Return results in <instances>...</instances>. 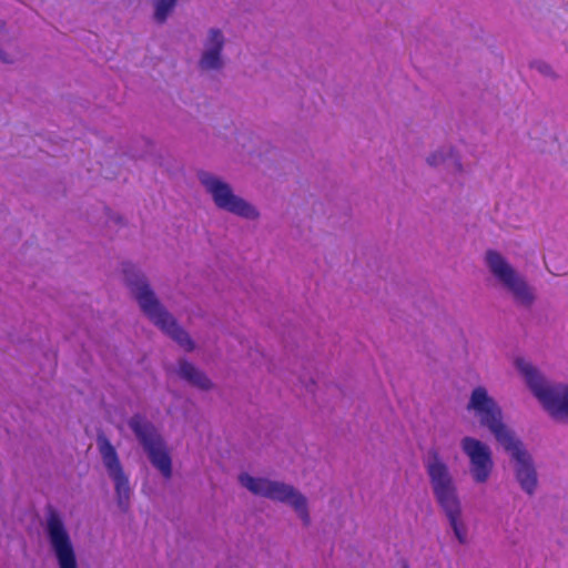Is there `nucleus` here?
I'll use <instances>...</instances> for the list:
<instances>
[{
    "instance_id": "nucleus-1",
    "label": "nucleus",
    "mask_w": 568,
    "mask_h": 568,
    "mask_svg": "<svg viewBox=\"0 0 568 568\" xmlns=\"http://www.w3.org/2000/svg\"><path fill=\"white\" fill-rule=\"evenodd\" d=\"M467 408L474 410L479 417L480 424L489 428L496 440L511 455L516 462V478L527 494H534L537 487V473L531 457L523 443L501 420V409L495 400L488 396L484 387L473 390Z\"/></svg>"
},
{
    "instance_id": "nucleus-2",
    "label": "nucleus",
    "mask_w": 568,
    "mask_h": 568,
    "mask_svg": "<svg viewBox=\"0 0 568 568\" xmlns=\"http://www.w3.org/2000/svg\"><path fill=\"white\" fill-rule=\"evenodd\" d=\"M123 273L126 285L130 287L143 313L185 351H193L194 343L189 334L178 325L174 317L161 305L145 277L135 270V266L125 264Z\"/></svg>"
},
{
    "instance_id": "nucleus-3",
    "label": "nucleus",
    "mask_w": 568,
    "mask_h": 568,
    "mask_svg": "<svg viewBox=\"0 0 568 568\" xmlns=\"http://www.w3.org/2000/svg\"><path fill=\"white\" fill-rule=\"evenodd\" d=\"M425 467L435 498L445 513L455 537L459 544H466L467 529L460 518L462 506L457 495V488L448 466L444 463L437 449L432 448L428 450Z\"/></svg>"
},
{
    "instance_id": "nucleus-4",
    "label": "nucleus",
    "mask_w": 568,
    "mask_h": 568,
    "mask_svg": "<svg viewBox=\"0 0 568 568\" xmlns=\"http://www.w3.org/2000/svg\"><path fill=\"white\" fill-rule=\"evenodd\" d=\"M516 367L544 408L556 420L568 419V384H549L529 362L516 359Z\"/></svg>"
},
{
    "instance_id": "nucleus-5",
    "label": "nucleus",
    "mask_w": 568,
    "mask_h": 568,
    "mask_svg": "<svg viewBox=\"0 0 568 568\" xmlns=\"http://www.w3.org/2000/svg\"><path fill=\"white\" fill-rule=\"evenodd\" d=\"M239 479L242 486L254 495L290 504L296 510L304 525H310L311 518L306 498L293 486L266 478L252 477L248 474H241Z\"/></svg>"
},
{
    "instance_id": "nucleus-6",
    "label": "nucleus",
    "mask_w": 568,
    "mask_h": 568,
    "mask_svg": "<svg viewBox=\"0 0 568 568\" xmlns=\"http://www.w3.org/2000/svg\"><path fill=\"white\" fill-rule=\"evenodd\" d=\"M129 426L146 452L151 464L165 479L171 478L172 459L156 428L139 414L130 418Z\"/></svg>"
},
{
    "instance_id": "nucleus-7",
    "label": "nucleus",
    "mask_w": 568,
    "mask_h": 568,
    "mask_svg": "<svg viewBox=\"0 0 568 568\" xmlns=\"http://www.w3.org/2000/svg\"><path fill=\"white\" fill-rule=\"evenodd\" d=\"M45 534L59 568H78L71 537L60 514L53 507L48 508Z\"/></svg>"
},
{
    "instance_id": "nucleus-8",
    "label": "nucleus",
    "mask_w": 568,
    "mask_h": 568,
    "mask_svg": "<svg viewBox=\"0 0 568 568\" xmlns=\"http://www.w3.org/2000/svg\"><path fill=\"white\" fill-rule=\"evenodd\" d=\"M486 262L490 272L513 294L518 304L524 306L531 305L534 302V295L527 283L498 252L491 250L488 251L486 253Z\"/></svg>"
},
{
    "instance_id": "nucleus-9",
    "label": "nucleus",
    "mask_w": 568,
    "mask_h": 568,
    "mask_svg": "<svg viewBox=\"0 0 568 568\" xmlns=\"http://www.w3.org/2000/svg\"><path fill=\"white\" fill-rule=\"evenodd\" d=\"M200 180L211 193L217 207L246 219H256V210L243 199L233 194L229 184L209 173H201Z\"/></svg>"
},
{
    "instance_id": "nucleus-10",
    "label": "nucleus",
    "mask_w": 568,
    "mask_h": 568,
    "mask_svg": "<svg viewBox=\"0 0 568 568\" xmlns=\"http://www.w3.org/2000/svg\"><path fill=\"white\" fill-rule=\"evenodd\" d=\"M99 450L102 456L103 464L110 475V477L114 481L115 493L118 497V504L123 509L126 510L129 507L131 488L129 484V478L125 475L121 463L119 460L118 454L113 445L110 440L100 436L99 439Z\"/></svg>"
},
{
    "instance_id": "nucleus-11",
    "label": "nucleus",
    "mask_w": 568,
    "mask_h": 568,
    "mask_svg": "<svg viewBox=\"0 0 568 568\" xmlns=\"http://www.w3.org/2000/svg\"><path fill=\"white\" fill-rule=\"evenodd\" d=\"M460 446L463 452L469 458L470 474L474 480L478 484L486 483L494 467L489 447L480 440L469 436L462 439Z\"/></svg>"
},
{
    "instance_id": "nucleus-12",
    "label": "nucleus",
    "mask_w": 568,
    "mask_h": 568,
    "mask_svg": "<svg viewBox=\"0 0 568 568\" xmlns=\"http://www.w3.org/2000/svg\"><path fill=\"white\" fill-rule=\"evenodd\" d=\"M224 45V38L219 29L210 31L206 50L202 54L200 65L202 69H219L222 65L221 52Z\"/></svg>"
},
{
    "instance_id": "nucleus-13",
    "label": "nucleus",
    "mask_w": 568,
    "mask_h": 568,
    "mask_svg": "<svg viewBox=\"0 0 568 568\" xmlns=\"http://www.w3.org/2000/svg\"><path fill=\"white\" fill-rule=\"evenodd\" d=\"M179 374L193 386L201 389H209L212 386L207 376L197 369L192 363L183 359L179 363Z\"/></svg>"
},
{
    "instance_id": "nucleus-14",
    "label": "nucleus",
    "mask_w": 568,
    "mask_h": 568,
    "mask_svg": "<svg viewBox=\"0 0 568 568\" xmlns=\"http://www.w3.org/2000/svg\"><path fill=\"white\" fill-rule=\"evenodd\" d=\"M178 0H154L155 4V12H154V19L159 23H163L173 8L175 7Z\"/></svg>"
},
{
    "instance_id": "nucleus-15",
    "label": "nucleus",
    "mask_w": 568,
    "mask_h": 568,
    "mask_svg": "<svg viewBox=\"0 0 568 568\" xmlns=\"http://www.w3.org/2000/svg\"><path fill=\"white\" fill-rule=\"evenodd\" d=\"M452 161L453 166L456 171H462V163L458 156L450 150L448 158H444L442 152H435L427 158V163L432 166L438 165L442 162Z\"/></svg>"
},
{
    "instance_id": "nucleus-16",
    "label": "nucleus",
    "mask_w": 568,
    "mask_h": 568,
    "mask_svg": "<svg viewBox=\"0 0 568 568\" xmlns=\"http://www.w3.org/2000/svg\"><path fill=\"white\" fill-rule=\"evenodd\" d=\"M0 59L4 62H9V60H7V58H6V53L1 50H0Z\"/></svg>"
},
{
    "instance_id": "nucleus-17",
    "label": "nucleus",
    "mask_w": 568,
    "mask_h": 568,
    "mask_svg": "<svg viewBox=\"0 0 568 568\" xmlns=\"http://www.w3.org/2000/svg\"><path fill=\"white\" fill-rule=\"evenodd\" d=\"M4 27V23L0 20V30H2Z\"/></svg>"
},
{
    "instance_id": "nucleus-18",
    "label": "nucleus",
    "mask_w": 568,
    "mask_h": 568,
    "mask_svg": "<svg viewBox=\"0 0 568 568\" xmlns=\"http://www.w3.org/2000/svg\"><path fill=\"white\" fill-rule=\"evenodd\" d=\"M403 568H409V566H408V565H405Z\"/></svg>"
}]
</instances>
